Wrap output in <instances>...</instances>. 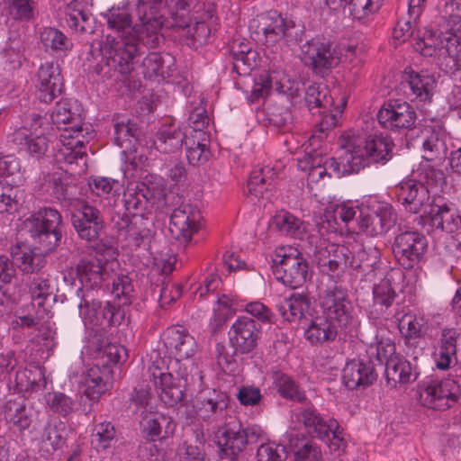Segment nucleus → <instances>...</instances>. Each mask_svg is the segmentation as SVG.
<instances>
[{
    "mask_svg": "<svg viewBox=\"0 0 461 461\" xmlns=\"http://www.w3.org/2000/svg\"><path fill=\"white\" fill-rule=\"evenodd\" d=\"M409 41L414 50L424 57H432L438 51H442L445 43L444 36L440 33L436 35L432 31H426L422 37L411 32Z\"/></svg>",
    "mask_w": 461,
    "mask_h": 461,
    "instance_id": "obj_35",
    "label": "nucleus"
},
{
    "mask_svg": "<svg viewBox=\"0 0 461 461\" xmlns=\"http://www.w3.org/2000/svg\"><path fill=\"white\" fill-rule=\"evenodd\" d=\"M82 114L83 107L75 99L61 100L51 113L53 123L61 130L59 141L74 158H83L85 153L77 149L84 147L92 138L88 126L82 122Z\"/></svg>",
    "mask_w": 461,
    "mask_h": 461,
    "instance_id": "obj_2",
    "label": "nucleus"
},
{
    "mask_svg": "<svg viewBox=\"0 0 461 461\" xmlns=\"http://www.w3.org/2000/svg\"><path fill=\"white\" fill-rule=\"evenodd\" d=\"M276 172L273 167H256L250 174L247 184L248 193L255 198L263 197V194L273 186Z\"/></svg>",
    "mask_w": 461,
    "mask_h": 461,
    "instance_id": "obj_36",
    "label": "nucleus"
},
{
    "mask_svg": "<svg viewBox=\"0 0 461 461\" xmlns=\"http://www.w3.org/2000/svg\"><path fill=\"white\" fill-rule=\"evenodd\" d=\"M165 346L175 358L189 359L197 350L194 338L182 327H169L165 334Z\"/></svg>",
    "mask_w": 461,
    "mask_h": 461,
    "instance_id": "obj_20",
    "label": "nucleus"
},
{
    "mask_svg": "<svg viewBox=\"0 0 461 461\" xmlns=\"http://www.w3.org/2000/svg\"><path fill=\"white\" fill-rule=\"evenodd\" d=\"M9 14L15 20L28 21L32 18L35 2L33 0H9Z\"/></svg>",
    "mask_w": 461,
    "mask_h": 461,
    "instance_id": "obj_62",
    "label": "nucleus"
},
{
    "mask_svg": "<svg viewBox=\"0 0 461 461\" xmlns=\"http://www.w3.org/2000/svg\"><path fill=\"white\" fill-rule=\"evenodd\" d=\"M359 230L370 236L384 233L393 224L391 207L384 205L379 211L370 213L361 209L357 219Z\"/></svg>",
    "mask_w": 461,
    "mask_h": 461,
    "instance_id": "obj_24",
    "label": "nucleus"
},
{
    "mask_svg": "<svg viewBox=\"0 0 461 461\" xmlns=\"http://www.w3.org/2000/svg\"><path fill=\"white\" fill-rule=\"evenodd\" d=\"M249 29L251 38L269 46L284 38H289L291 30L294 29V23L276 11H270L253 18L249 22Z\"/></svg>",
    "mask_w": 461,
    "mask_h": 461,
    "instance_id": "obj_7",
    "label": "nucleus"
},
{
    "mask_svg": "<svg viewBox=\"0 0 461 461\" xmlns=\"http://www.w3.org/2000/svg\"><path fill=\"white\" fill-rule=\"evenodd\" d=\"M457 336L458 333L455 330H443L438 357L436 360V366L438 369H448L456 360Z\"/></svg>",
    "mask_w": 461,
    "mask_h": 461,
    "instance_id": "obj_41",
    "label": "nucleus"
},
{
    "mask_svg": "<svg viewBox=\"0 0 461 461\" xmlns=\"http://www.w3.org/2000/svg\"><path fill=\"white\" fill-rule=\"evenodd\" d=\"M384 0H325L330 10H337L340 6L348 9V14L357 20H364L376 14L382 6Z\"/></svg>",
    "mask_w": 461,
    "mask_h": 461,
    "instance_id": "obj_29",
    "label": "nucleus"
},
{
    "mask_svg": "<svg viewBox=\"0 0 461 461\" xmlns=\"http://www.w3.org/2000/svg\"><path fill=\"white\" fill-rule=\"evenodd\" d=\"M272 377L281 396L299 402L305 400L303 391L299 388L292 377L280 371H275Z\"/></svg>",
    "mask_w": 461,
    "mask_h": 461,
    "instance_id": "obj_48",
    "label": "nucleus"
},
{
    "mask_svg": "<svg viewBox=\"0 0 461 461\" xmlns=\"http://www.w3.org/2000/svg\"><path fill=\"white\" fill-rule=\"evenodd\" d=\"M71 221L78 237L86 242L96 241L104 227L101 212L86 203L75 208Z\"/></svg>",
    "mask_w": 461,
    "mask_h": 461,
    "instance_id": "obj_16",
    "label": "nucleus"
},
{
    "mask_svg": "<svg viewBox=\"0 0 461 461\" xmlns=\"http://www.w3.org/2000/svg\"><path fill=\"white\" fill-rule=\"evenodd\" d=\"M3 413L6 423L19 431L27 429L32 421L31 411L20 402L6 401L3 406Z\"/></svg>",
    "mask_w": 461,
    "mask_h": 461,
    "instance_id": "obj_34",
    "label": "nucleus"
},
{
    "mask_svg": "<svg viewBox=\"0 0 461 461\" xmlns=\"http://www.w3.org/2000/svg\"><path fill=\"white\" fill-rule=\"evenodd\" d=\"M274 275L284 285L297 289L303 287L310 278V264L297 249L281 247L276 250L273 259Z\"/></svg>",
    "mask_w": 461,
    "mask_h": 461,
    "instance_id": "obj_5",
    "label": "nucleus"
},
{
    "mask_svg": "<svg viewBox=\"0 0 461 461\" xmlns=\"http://www.w3.org/2000/svg\"><path fill=\"white\" fill-rule=\"evenodd\" d=\"M344 249L345 248H333L332 250L328 251V256H324V252L321 253V258H319L318 265L323 273L330 276H338L341 269L344 260Z\"/></svg>",
    "mask_w": 461,
    "mask_h": 461,
    "instance_id": "obj_54",
    "label": "nucleus"
},
{
    "mask_svg": "<svg viewBox=\"0 0 461 461\" xmlns=\"http://www.w3.org/2000/svg\"><path fill=\"white\" fill-rule=\"evenodd\" d=\"M67 430L65 423H49L43 431L40 450L43 454L50 455L60 449L66 442Z\"/></svg>",
    "mask_w": 461,
    "mask_h": 461,
    "instance_id": "obj_38",
    "label": "nucleus"
},
{
    "mask_svg": "<svg viewBox=\"0 0 461 461\" xmlns=\"http://www.w3.org/2000/svg\"><path fill=\"white\" fill-rule=\"evenodd\" d=\"M202 214L199 208L190 203H182L173 210L168 230L173 239L186 244L201 227Z\"/></svg>",
    "mask_w": 461,
    "mask_h": 461,
    "instance_id": "obj_11",
    "label": "nucleus"
},
{
    "mask_svg": "<svg viewBox=\"0 0 461 461\" xmlns=\"http://www.w3.org/2000/svg\"><path fill=\"white\" fill-rule=\"evenodd\" d=\"M62 218L52 208H42L26 221L32 238L45 252L52 251L60 242Z\"/></svg>",
    "mask_w": 461,
    "mask_h": 461,
    "instance_id": "obj_6",
    "label": "nucleus"
},
{
    "mask_svg": "<svg viewBox=\"0 0 461 461\" xmlns=\"http://www.w3.org/2000/svg\"><path fill=\"white\" fill-rule=\"evenodd\" d=\"M342 379L348 389L354 390L371 385L377 379V374L371 361L353 359L343 368Z\"/></svg>",
    "mask_w": 461,
    "mask_h": 461,
    "instance_id": "obj_21",
    "label": "nucleus"
},
{
    "mask_svg": "<svg viewBox=\"0 0 461 461\" xmlns=\"http://www.w3.org/2000/svg\"><path fill=\"white\" fill-rule=\"evenodd\" d=\"M340 113L341 111L339 110H337L334 113L332 107L330 110H326L324 113H317L321 116V119L319 122L316 123V130L312 135V139H323L326 131L337 125L338 114Z\"/></svg>",
    "mask_w": 461,
    "mask_h": 461,
    "instance_id": "obj_63",
    "label": "nucleus"
},
{
    "mask_svg": "<svg viewBox=\"0 0 461 461\" xmlns=\"http://www.w3.org/2000/svg\"><path fill=\"white\" fill-rule=\"evenodd\" d=\"M138 50L137 45L131 41H117L110 51L108 65L122 75H129L133 70Z\"/></svg>",
    "mask_w": 461,
    "mask_h": 461,
    "instance_id": "obj_27",
    "label": "nucleus"
},
{
    "mask_svg": "<svg viewBox=\"0 0 461 461\" xmlns=\"http://www.w3.org/2000/svg\"><path fill=\"white\" fill-rule=\"evenodd\" d=\"M339 158H327L321 162L329 176L331 171L337 176L358 173L370 163L385 162L390 158L392 144L381 135L363 138L356 135H343L339 140Z\"/></svg>",
    "mask_w": 461,
    "mask_h": 461,
    "instance_id": "obj_1",
    "label": "nucleus"
},
{
    "mask_svg": "<svg viewBox=\"0 0 461 461\" xmlns=\"http://www.w3.org/2000/svg\"><path fill=\"white\" fill-rule=\"evenodd\" d=\"M142 74L144 77L152 79L158 77H165L163 59L159 53H149L142 61Z\"/></svg>",
    "mask_w": 461,
    "mask_h": 461,
    "instance_id": "obj_60",
    "label": "nucleus"
},
{
    "mask_svg": "<svg viewBox=\"0 0 461 461\" xmlns=\"http://www.w3.org/2000/svg\"><path fill=\"white\" fill-rule=\"evenodd\" d=\"M64 21L66 24L76 32H86V24L89 22V15L84 12L78 0H71L64 8Z\"/></svg>",
    "mask_w": 461,
    "mask_h": 461,
    "instance_id": "obj_49",
    "label": "nucleus"
},
{
    "mask_svg": "<svg viewBox=\"0 0 461 461\" xmlns=\"http://www.w3.org/2000/svg\"><path fill=\"white\" fill-rule=\"evenodd\" d=\"M258 461H285L286 452L284 446L275 443L262 444L258 449Z\"/></svg>",
    "mask_w": 461,
    "mask_h": 461,
    "instance_id": "obj_64",
    "label": "nucleus"
},
{
    "mask_svg": "<svg viewBox=\"0 0 461 461\" xmlns=\"http://www.w3.org/2000/svg\"><path fill=\"white\" fill-rule=\"evenodd\" d=\"M339 327L337 321L321 314L312 320L304 336L312 345H323L335 340Z\"/></svg>",
    "mask_w": 461,
    "mask_h": 461,
    "instance_id": "obj_25",
    "label": "nucleus"
},
{
    "mask_svg": "<svg viewBox=\"0 0 461 461\" xmlns=\"http://www.w3.org/2000/svg\"><path fill=\"white\" fill-rule=\"evenodd\" d=\"M77 276L86 289L98 287L109 276L107 258L97 257L82 258L77 266Z\"/></svg>",
    "mask_w": 461,
    "mask_h": 461,
    "instance_id": "obj_22",
    "label": "nucleus"
},
{
    "mask_svg": "<svg viewBox=\"0 0 461 461\" xmlns=\"http://www.w3.org/2000/svg\"><path fill=\"white\" fill-rule=\"evenodd\" d=\"M90 297L89 293L83 295L79 303L80 315L86 326H101L103 325L100 318L101 302Z\"/></svg>",
    "mask_w": 461,
    "mask_h": 461,
    "instance_id": "obj_52",
    "label": "nucleus"
},
{
    "mask_svg": "<svg viewBox=\"0 0 461 461\" xmlns=\"http://www.w3.org/2000/svg\"><path fill=\"white\" fill-rule=\"evenodd\" d=\"M417 395L423 406L445 411L457 402L460 389L453 379L430 378L419 387Z\"/></svg>",
    "mask_w": 461,
    "mask_h": 461,
    "instance_id": "obj_8",
    "label": "nucleus"
},
{
    "mask_svg": "<svg viewBox=\"0 0 461 461\" xmlns=\"http://www.w3.org/2000/svg\"><path fill=\"white\" fill-rule=\"evenodd\" d=\"M116 226L118 238L125 240L131 248L149 245L154 235L153 222L142 214L132 216L131 221L122 219V221L116 222Z\"/></svg>",
    "mask_w": 461,
    "mask_h": 461,
    "instance_id": "obj_19",
    "label": "nucleus"
},
{
    "mask_svg": "<svg viewBox=\"0 0 461 461\" xmlns=\"http://www.w3.org/2000/svg\"><path fill=\"white\" fill-rule=\"evenodd\" d=\"M304 99L309 111L312 114L324 113L333 107L334 104L333 98L324 85L313 84L309 86Z\"/></svg>",
    "mask_w": 461,
    "mask_h": 461,
    "instance_id": "obj_37",
    "label": "nucleus"
},
{
    "mask_svg": "<svg viewBox=\"0 0 461 461\" xmlns=\"http://www.w3.org/2000/svg\"><path fill=\"white\" fill-rule=\"evenodd\" d=\"M185 138V134L180 126L172 121L159 127L153 143L162 153H174L182 148Z\"/></svg>",
    "mask_w": 461,
    "mask_h": 461,
    "instance_id": "obj_26",
    "label": "nucleus"
},
{
    "mask_svg": "<svg viewBox=\"0 0 461 461\" xmlns=\"http://www.w3.org/2000/svg\"><path fill=\"white\" fill-rule=\"evenodd\" d=\"M274 84L278 92L285 93L286 91L285 83L283 79L278 78V73L273 72L271 74L260 75L255 80V84L249 95L250 102L254 103L258 99L267 96Z\"/></svg>",
    "mask_w": 461,
    "mask_h": 461,
    "instance_id": "obj_46",
    "label": "nucleus"
},
{
    "mask_svg": "<svg viewBox=\"0 0 461 461\" xmlns=\"http://www.w3.org/2000/svg\"><path fill=\"white\" fill-rule=\"evenodd\" d=\"M429 198V191L421 182L411 179L405 182V212H410L412 217L420 211Z\"/></svg>",
    "mask_w": 461,
    "mask_h": 461,
    "instance_id": "obj_39",
    "label": "nucleus"
},
{
    "mask_svg": "<svg viewBox=\"0 0 461 461\" xmlns=\"http://www.w3.org/2000/svg\"><path fill=\"white\" fill-rule=\"evenodd\" d=\"M107 22L108 27L126 38L131 34V18L126 8L113 7L102 14Z\"/></svg>",
    "mask_w": 461,
    "mask_h": 461,
    "instance_id": "obj_47",
    "label": "nucleus"
},
{
    "mask_svg": "<svg viewBox=\"0 0 461 461\" xmlns=\"http://www.w3.org/2000/svg\"><path fill=\"white\" fill-rule=\"evenodd\" d=\"M35 86L39 98L46 104L59 96L64 87V78L58 62L53 60L41 64L36 74Z\"/></svg>",
    "mask_w": 461,
    "mask_h": 461,
    "instance_id": "obj_18",
    "label": "nucleus"
},
{
    "mask_svg": "<svg viewBox=\"0 0 461 461\" xmlns=\"http://www.w3.org/2000/svg\"><path fill=\"white\" fill-rule=\"evenodd\" d=\"M379 123L385 129L401 133L403 128V106L401 99H390L377 113Z\"/></svg>",
    "mask_w": 461,
    "mask_h": 461,
    "instance_id": "obj_32",
    "label": "nucleus"
},
{
    "mask_svg": "<svg viewBox=\"0 0 461 461\" xmlns=\"http://www.w3.org/2000/svg\"><path fill=\"white\" fill-rule=\"evenodd\" d=\"M303 51L313 71L321 77L328 75L341 60V53L337 48L319 39L310 41Z\"/></svg>",
    "mask_w": 461,
    "mask_h": 461,
    "instance_id": "obj_17",
    "label": "nucleus"
},
{
    "mask_svg": "<svg viewBox=\"0 0 461 461\" xmlns=\"http://www.w3.org/2000/svg\"><path fill=\"white\" fill-rule=\"evenodd\" d=\"M290 447L296 461H321L322 458L320 447L312 441L291 438Z\"/></svg>",
    "mask_w": 461,
    "mask_h": 461,
    "instance_id": "obj_51",
    "label": "nucleus"
},
{
    "mask_svg": "<svg viewBox=\"0 0 461 461\" xmlns=\"http://www.w3.org/2000/svg\"><path fill=\"white\" fill-rule=\"evenodd\" d=\"M229 396L221 391L206 390L197 396L196 414L203 421L214 427L227 422Z\"/></svg>",
    "mask_w": 461,
    "mask_h": 461,
    "instance_id": "obj_12",
    "label": "nucleus"
},
{
    "mask_svg": "<svg viewBox=\"0 0 461 461\" xmlns=\"http://www.w3.org/2000/svg\"><path fill=\"white\" fill-rule=\"evenodd\" d=\"M405 74H408V84L412 95L421 101L429 99L435 84L434 78L430 76L415 73L413 71H405Z\"/></svg>",
    "mask_w": 461,
    "mask_h": 461,
    "instance_id": "obj_50",
    "label": "nucleus"
},
{
    "mask_svg": "<svg viewBox=\"0 0 461 461\" xmlns=\"http://www.w3.org/2000/svg\"><path fill=\"white\" fill-rule=\"evenodd\" d=\"M154 5V4L147 5L141 10L138 7L139 14H146L147 9H152ZM161 27L162 22L160 21V18L148 17L144 14L140 17V23L133 26L130 36L149 48H156L159 45L162 40V36L160 34Z\"/></svg>",
    "mask_w": 461,
    "mask_h": 461,
    "instance_id": "obj_23",
    "label": "nucleus"
},
{
    "mask_svg": "<svg viewBox=\"0 0 461 461\" xmlns=\"http://www.w3.org/2000/svg\"><path fill=\"white\" fill-rule=\"evenodd\" d=\"M261 326L254 319L240 316L230 326L229 342L234 354L248 355L253 352L261 339Z\"/></svg>",
    "mask_w": 461,
    "mask_h": 461,
    "instance_id": "obj_13",
    "label": "nucleus"
},
{
    "mask_svg": "<svg viewBox=\"0 0 461 461\" xmlns=\"http://www.w3.org/2000/svg\"><path fill=\"white\" fill-rule=\"evenodd\" d=\"M108 370L100 368L97 365L89 367L83 375L80 382L84 386V394L90 401H98L109 387L107 383Z\"/></svg>",
    "mask_w": 461,
    "mask_h": 461,
    "instance_id": "obj_30",
    "label": "nucleus"
},
{
    "mask_svg": "<svg viewBox=\"0 0 461 461\" xmlns=\"http://www.w3.org/2000/svg\"><path fill=\"white\" fill-rule=\"evenodd\" d=\"M40 41L46 52L67 55L73 49V41L61 31L54 27H45L40 32Z\"/></svg>",
    "mask_w": 461,
    "mask_h": 461,
    "instance_id": "obj_33",
    "label": "nucleus"
},
{
    "mask_svg": "<svg viewBox=\"0 0 461 461\" xmlns=\"http://www.w3.org/2000/svg\"><path fill=\"white\" fill-rule=\"evenodd\" d=\"M386 384L390 388H396L403 383V362L400 359L391 357L385 365Z\"/></svg>",
    "mask_w": 461,
    "mask_h": 461,
    "instance_id": "obj_59",
    "label": "nucleus"
},
{
    "mask_svg": "<svg viewBox=\"0 0 461 461\" xmlns=\"http://www.w3.org/2000/svg\"><path fill=\"white\" fill-rule=\"evenodd\" d=\"M271 224L281 234L294 238H301L305 232L303 221L287 211L277 212L272 218Z\"/></svg>",
    "mask_w": 461,
    "mask_h": 461,
    "instance_id": "obj_40",
    "label": "nucleus"
},
{
    "mask_svg": "<svg viewBox=\"0 0 461 461\" xmlns=\"http://www.w3.org/2000/svg\"><path fill=\"white\" fill-rule=\"evenodd\" d=\"M11 257L14 265L24 274H38L46 265L42 253L35 252L25 246L12 247Z\"/></svg>",
    "mask_w": 461,
    "mask_h": 461,
    "instance_id": "obj_31",
    "label": "nucleus"
},
{
    "mask_svg": "<svg viewBox=\"0 0 461 461\" xmlns=\"http://www.w3.org/2000/svg\"><path fill=\"white\" fill-rule=\"evenodd\" d=\"M322 315L338 322L340 328L351 324V306L345 289L337 285L327 288L320 297Z\"/></svg>",
    "mask_w": 461,
    "mask_h": 461,
    "instance_id": "obj_15",
    "label": "nucleus"
},
{
    "mask_svg": "<svg viewBox=\"0 0 461 461\" xmlns=\"http://www.w3.org/2000/svg\"><path fill=\"white\" fill-rule=\"evenodd\" d=\"M138 130L136 123L122 118L114 124V140L116 144L123 147L125 142L129 141L131 143V138H136Z\"/></svg>",
    "mask_w": 461,
    "mask_h": 461,
    "instance_id": "obj_61",
    "label": "nucleus"
},
{
    "mask_svg": "<svg viewBox=\"0 0 461 461\" xmlns=\"http://www.w3.org/2000/svg\"><path fill=\"white\" fill-rule=\"evenodd\" d=\"M163 179L158 176H146L143 181L130 182L123 193V203L126 211L132 216H140L150 206L167 201Z\"/></svg>",
    "mask_w": 461,
    "mask_h": 461,
    "instance_id": "obj_4",
    "label": "nucleus"
},
{
    "mask_svg": "<svg viewBox=\"0 0 461 461\" xmlns=\"http://www.w3.org/2000/svg\"><path fill=\"white\" fill-rule=\"evenodd\" d=\"M405 147L420 151L423 159L432 162L441 160L447 152L445 137L431 128L413 126L405 131Z\"/></svg>",
    "mask_w": 461,
    "mask_h": 461,
    "instance_id": "obj_10",
    "label": "nucleus"
},
{
    "mask_svg": "<svg viewBox=\"0 0 461 461\" xmlns=\"http://www.w3.org/2000/svg\"><path fill=\"white\" fill-rule=\"evenodd\" d=\"M112 294L118 300L119 305L131 304L135 297L131 279L125 275L116 276L113 281Z\"/></svg>",
    "mask_w": 461,
    "mask_h": 461,
    "instance_id": "obj_55",
    "label": "nucleus"
},
{
    "mask_svg": "<svg viewBox=\"0 0 461 461\" xmlns=\"http://www.w3.org/2000/svg\"><path fill=\"white\" fill-rule=\"evenodd\" d=\"M95 358L100 359L104 366L116 365L126 360L127 350L120 345L107 344L97 350Z\"/></svg>",
    "mask_w": 461,
    "mask_h": 461,
    "instance_id": "obj_56",
    "label": "nucleus"
},
{
    "mask_svg": "<svg viewBox=\"0 0 461 461\" xmlns=\"http://www.w3.org/2000/svg\"><path fill=\"white\" fill-rule=\"evenodd\" d=\"M182 359L175 358L170 361L172 369L176 370L177 377L173 376L167 364V358L161 357L158 351H152L149 355L147 373L149 380L158 389L160 400L167 406H175L183 400L184 387L187 383V367L182 366Z\"/></svg>",
    "mask_w": 461,
    "mask_h": 461,
    "instance_id": "obj_3",
    "label": "nucleus"
},
{
    "mask_svg": "<svg viewBox=\"0 0 461 461\" xmlns=\"http://www.w3.org/2000/svg\"><path fill=\"white\" fill-rule=\"evenodd\" d=\"M255 435L253 428H244L236 417L230 416L218 437V446L225 457L234 459Z\"/></svg>",
    "mask_w": 461,
    "mask_h": 461,
    "instance_id": "obj_14",
    "label": "nucleus"
},
{
    "mask_svg": "<svg viewBox=\"0 0 461 461\" xmlns=\"http://www.w3.org/2000/svg\"><path fill=\"white\" fill-rule=\"evenodd\" d=\"M14 381L21 392L40 390L46 384L44 372L39 366H32L17 371Z\"/></svg>",
    "mask_w": 461,
    "mask_h": 461,
    "instance_id": "obj_44",
    "label": "nucleus"
},
{
    "mask_svg": "<svg viewBox=\"0 0 461 461\" xmlns=\"http://www.w3.org/2000/svg\"><path fill=\"white\" fill-rule=\"evenodd\" d=\"M310 308L306 294L294 293L279 306L278 311L287 321H296L303 318Z\"/></svg>",
    "mask_w": 461,
    "mask_h": 461,
    "instance_id": "obj_42",
    "label": "nucleus"
},
{
    "mask_svg": "<svg viewBox=\"0 0 461 461\" xmlns=\"http://www.w3.org/2000/svg\"><path fill=\"white\" fill-rule=\"evenodd\" d=\"M116 430L109 421H104L95 426L92 433V444L98 451L110 447L115 440Z\"/></svg>",
    "mask_w": 461,
    "mask_h": 461,
    "instance_id": "obj_53",
    "label": "nucleus"
},
{
    "mask_svg": "<svg viewBox=\"0 0 461 461\" xmlns=\"http://www.w3.org/2000/svg\"><path fill=\"white\" fill-rule=\"evenodd\" d=\"M445 43L443 50L451 59L450 69L455 71L461 70V35L444 36Z\"/></svg>",
    "mask_w": 461,
    "mask_h": 461,
    "instance_id": "obj_58",
    "label": "nucleus"
},
{
    "mask_svg": "<svg viewBox=\"0 0 461 461\" xmlns=\"http://www.w3.org/2000/svg\"><path fill=\"white\" fill-rule=\"evenodd\" d=\"M414 217L411 215L405 217V222L412 224L411 228L415 230L413 231L405 230V258L411 261L420 260L427 248L425 237L416 230L419 225L417 222L413 223Z\"/></svg>",
    "mask_w": 461,
    "mask_h": 461,
    "instance_id": "obj_43",
    "label": "nucleus"
},
{
    "mask_svg": "<svg viewBox=\"0 0 461 461\" xmlns=\"http://www.w3.org/2000/svg\"><path fill=\"white\" fill-rule=\"evenodd\" d=\"M28 288L32 301V306L33 308H47L45 303L52 294L49 275L37 274L30 282Z\"/></svg>",
    "mask_w": 461,
    "mask_h": 461,
    "instance_id": "obj_45",
    "label": "nucleus"
},
{
    "mask_svg": "<svg viewBox=\"0 0 461 461\" xmlns=\"http://www.w3.org/2000/svg\"><path fill=\"white\" fill-rule=\"evenodd\" d=\"M415 222L429 234L435 230L454 233L461 226V217L452 204L442 197H437L433 199L428 214L415 216Z\"/></svg>",
    "mask_w": 461,
    "mask_h": 461,
    "instance_id": "obj_9",
    "label": "nucleus"
},
{
    "mask_svg": "<svg viewBox=\"0 0 461 461\" xmlns=\"http://www.w3.org/2000/svg\"><path fill=\"white\" fill-rule=\"evenodd\" d=\"M50 409L63 417L69 415L74 410V401L63 393H50L46 398Z\"/></svg>",
    "mask_w": 461,
    "mask_h": 461,
    "instance_id": "obj_57",
    "label": "nucleus"
},
{
    "mask_svg": "<svg viewBox=\"0 0 461 461\" xmlns=\"http://www.w3.org/2000/svg\"><path fill=\"white\" fill-rule=\"evenodd\" d=\"M298 418L303 423L307 434L321 440H326L329 438L330 430L338 428L336 420H325L316 410L311 408L303 409Z\"/></svg>",
    "mask_w": 461,
    "mask_h": 461,
    "instance_id": "obj_28",
    "label": "nucleus"
}]
</instances>
